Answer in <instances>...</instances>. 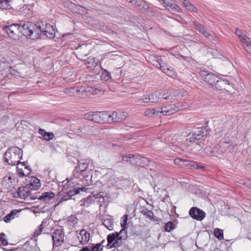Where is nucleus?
Listing matches in <instances>:
<instances>
[{
	"mask_svg": "<svg viewBox=\"0 0 251 251\" xmlns=\"http://www.w3.org/2000/svg\"><path fill=\"white\" fill-rule=\"evenodd\" d=\"M110 123L112 122H119L125 119L127 116V113L126 112L113 111L110 112Z\"/></svg>",
	"mask_w": 251,
	"mask_h": 251,
	"instance_id": "14",
	"label": "nucleus"
},
{
	"mask_svg": "<svg viewBox=\"0 0 251 251\" xmlns=\"http://www.w3.org/2000/svg\"><path fill=\"white\" fill-rule=\"evenodd\" d=\"M27 185L30 190H36L41 186L40 181L36 177H32L30 178L29 183Z\"/></svg>",
	"mask_w": 251,
	"mask_h": 251,
	"instance_id": "21",
	"label": "nucleus"
},
{
	"mask_svg": "<svg viewBox=\"0 0 251 251\" xmlns=\"http://www.w3.org/2000/svg\"><path fill=\"white\" fill-rule=\"evenodd\" d=\"M2 31L15 40L19 37L20 33L33 40L41 38V25L30 22L4 25L2 27Z\"/></svg>",
	"mask_w": 251,
	"mask_h": 251,
	"instance_id": "1",
	"label": "nucleus"
},
{
	"mask_svg": "<svg viewBox=\"0 0 251 251\" xmlns=\"http://www.w3.org/2000/svg\"><path fill=\"white\" fill-rule=\"evenodd\" d=\"M174 105L176 106V107H177L178 111L179 110H183V109H186L188 106V104L186 102H178L176 104H174Z\"/></svg>",
	"mask_w": 251,
	"mask_h": 251,
	"instance_id": "49",
	"label": "nucleus"
},
{
	"mask_svg": "<svg viewBox=\"0 0 251 251\" xmlns=\"http://www.w3.org/2000/svg\"><path fill=\"white\" fill-rule=\"evenodd\" d=\"M88 164L84 161H79L77 166L73 171V175L75 177L78 178L81 181L84 182L85 185H89L91 183L92 174L91 170L87 169Z\"/></svg>",
	"mask_w": 251,
	"mask_h": 251,
	"instance_id": "2",
	"label": "nucleus"
},
{
	"mask_svg": "<svg viewBox=\"0 0 251 251\" xmlns=\"http://www.w3.org/2000/svg\"><path fill=\"white\" fill-rule=\"evenodd\" d=\"M127 237V231H125V228H122L119 232H116L110 234L107 237V246H110L116 239H118V240H125Z\"/></svg>",
	"mask_w": 251,
	"mask_h": 251,
	"instance_id": "6",
	"label": "nucleus"
},
{
	"mask_svg": "<svg viewBox=\"0 0 251 251\" xmlns=\"http://www.w3.org/2000/svg\"><path fill=\"white\" fill-rule=\"evenodd\" d=\"M179 93L180 91L178 89L169 90V95L167 97L164 98V100H174L179 95Z\"/></svg>",
	"mask_w": 251,
	"mask_h": 251,
	"instance_id": "32",
	"label": "nucleus"
},
{
	"mask_svg": "<svg viewBox=\"0 0 251 251\" xmlns=\"http://www.w3.org/2000/svg\"><path fill=\"white\" fill-rule=\"evenodd\" d=\"M84 91V87H73L64 89L63 92L70 96H79L80 93H83Z\"/></svg>",
	"mask_w": 251,
	"mask_h": 251,
	"instance_id": "18",
	"label": "nucleus"
},
{
	"mask_svg": "<svg viewBox=\"0 0 251 251\" xmlns=\"http://www.w3.org/2000/svg\"><path fill=\"white\" fill-rule=\"evenodd\" d=\"M30 188L27 185L19 187L17 192L14 194V197H19L22 199H25L29 197L30 198ZM31 199V198H30Z\"/></svg>",
	"mask_w": 251,
	"mask_h": 251,
	"instance_id": "11",
	"label": "nucleus"
},
{
	"mask_svg": "<svg viewBox=\"0 0 251 251\" xmlns=\"http://www.w3.org/2000/svg\"><path fill=\"white\" fill-rule=\"evenodd\" d=\"M175 225L171 222H168L165 224V229L168 232H170L175 228Z\"/></svg>",
	"mask_w": 251,
	"mask_h": 251,
	"instance_id": "50",
	"label": "nucleus"
},
{
	"mask_svg": "<svg viewBox=\"0 0 251 251\" xmlns=\"http://www.w3.org/2000/svg\"><path fill=\"white\" fill-rule=\"evenodd\" d=\"M21 209H14L9 213L7 214L3 217V220L6 223H10L11 221L15 218L18 217V213L21 212Z\"/></svg>",
	"mask_w": 251,
	"mask_h": 251,
	"instance_id": "24",
	"label": "nucleus"
},
{
	"mask_svg": "<svg viewBox=\"0 0 251 251\" xmlns=\"http://www.w3.org/2000/svg\"><path fill=\"white\" fill-rule=\"evenodd\" d=\"M140 102L144 103L151 102L149 94H146V95H143L141 98L138 99L136 100V102L138 103Z\"/></svg>",
	"mask_w": 251,
	"mask_h": 251,
	"instance_id": "46",
	"label": "nucleus"
},
{
	"mask_svg": "<svg viewBox=\"0 0 251 251\" xmlns=\"http://www.w3.org/2000/svg\"><path fill=\"white\" fill-rule=\"evenodd\" d=\"M182 1L183 5L187 10L190 12H196L197 8L190 1L188 0H181Z\"/></svg>",
	"mask_w": 251,
	"mask_h": 251,
	"instance_id": "34",
	"label": "nucleus"
},
{
	"mask_svg": "<svg viewBox=\"0 0 251 251\" xmlns=\"http://www.w3.org/2000/svg\"><path fill=\"white\" fill-rule=\"evenodd\" d=\"M134 158L136 159V156H133V155H132L131 154H129V155H123L122 156V160L123 161H125V162H128V161H131V158Z\"/></svg>",
	"mask_w": 251,
	"mask_h": 251,
	"instance_id": "53",
	"label": "nucleus"
},
{
	"mask_svg": "<svg viewBox=\"0 0 251 251\" xmlns=\"http://www.w3.org/2000/svg\"><path fill=\"white\" fill-rule=\"evenodd\" d=\"M95 201L99 203L100 206H102L104 204V198L100 194L95 195Z\"/></svg>",
	"mask_w": 251,
	"mask_h": 251,
	"instance_id": "43",
	"label": "nucleus"
},
{
	"mask_svg": "<svg viewBox=\"0 0 251 251\" xmlns=\"http://www.w3.org/2000/svg\"><path fill=\"white\" fill-rule=\"evenodd\" d=\"M101 77L102 78V79H104L105 80H107L111 78V75L109 72H108L106 70L103 69Z\"/></svg>",
	"mask_w": 251,
	"mask_h": 251,
	"instance_id": "52",
	"label": "nucleus"
},
{
	"mask_svg": "<svg viewBox=\"0 0 251 251\" xmlns=\"http://www.w3.org/2000/svg\"><path fill=\"white\" fill-rule=\"evenodd\" d=\"M43 227H40V226L38 227V229H37L34 232L35 236L40 235L43 231Z\"/></svg>",
	"mask_w": 251,
	"mask_h": 251,
	"instance_id": "62",
	"label": "nucleus"
},
{
	"mask_svg": "<svg viewBox=\"0 0 251 251\" xmlns=\"http://www.w3.org/2000/svg\"><path fill=\"white\" fill-rule=\"evenodd\" d=\"M176 58L177 59H181V58H183V59L185 60H187L188 61H189V57H186V56H184L179 53H176V54H173Z\"/></svg>",
	"mask_w": 251,
	"mask_h": 251,
	"instance_id": "60",
	"label": "nucleus"
},
{
	"mask_svg": "<svg viewBox=\"0 0 251 251\" xmlns=\"http://www.w3.org/2000/svg\"><path fill=\"white\" fill-rule=\"evenodd\" d=\"M48 132H47L45 129H42V128H40L39 130H38V133L41 134L43 137V138L45 137V136L46 135V134Z\"/></svg>",
	"mask_w": 251,
	"mask_h": 251,
	"instance_id": "64",
	"label": "nucleus"
},
{
	"mask_svg": "<svg viewBox=\"0 0 251 251\" xmlns=\"http://www.w3.org/2000/svg\"><path fill=\"white\" fill-rule=\"evenodd\" d=\"M243 42L242 43L243 46L245 50L251 54V38H248L246 39H243Z\"/></svg>",
	"mask_w": 251,
	"mask_h": 251,
	"instance_id": "35",
	"label": "nucleus"
},
{
	"mask_svg": "<svg viewBox=\"0 0 251 251\" xmlns=\"http://www.w3.org/2000/svg\"><path fill=\"white\" fill-rule=\"evenodd\" d=\"M63 189L64 190V194L62 198V199L64 201H67L72 199V197L73 196L79 193L80 191L85 192L88 188H86L85 187H76L74 188L71 187L70 188L68 189L65 186H64Z\"/></svg>",
	"mask_w": 251,
	"mask_h": 251,
	"instance_id": "5",
	"label": "nucleus"
},
{
	"mask_svg": "<svg viewBox=\"0 0 251 251\" xmlns=\"http://www.w3.org/2000/svg\"><path fill=\"white\" fill-rule=\"evenodd\" d=\"M75 235L79 240L80 244H86L89 241L90 233L85 229L76 231Z\"/></svg>",
	"mask_w": 251,
	"mask_h": 251,
	"instance_id": "16",
	"label": "nucleus"
},
{
	"mask_svg": "<svg viewBox=\"0 0 251 251\" xmlns=\"http://www.w3.org/2000/svg\"><path fill=\"white\" fill-rule=\"evenodd\" d=\"M16 165H17V172L19 176L21 177L27 176L30 174L31 170L30 168L26 165L25 162H21L20 161Z\"/></svg>",
	"mask_w": 251,
	"mask_h": 251,
	"instance_id": "10",
	"label": "nucleus"
},
{
	"mask_svg": "<svg viewBox=\"0 0 251 251\" xmlns=\"http://www.w3.org/2000/svg\"><path fill=\"white\" fill-rule=\"evenodd\" d=\"M5 234L2 232H1V243L3 246H6L8 244L7 240L4 238Z\"/></svg>",
	"mask_w": 251,
	"mask_h": 251,
	"instance_id": "56",
	"label": "nucleus"
},
{
	"mask_svg": "<svg viewBox=\"0 0 251 251\" xmlns=\"http://www.w3.org/2000/svg\"><path fill=\"white\" fill-rule=\"evenodd\" d=\"M12 0H1V9H10Z\"/></svg>",
	"mask_w": 251,
	"mask_h": 251,
	"instance_id": "41",
	"label": "nucleus"
},
{
	"mask_svg": "<svg viewBox=\"0 0 251 251\" xmlns=\"http://www.w3.org/2000/svg\"><path fill=\"white\" fill-rule=\"evenodd\" d=\"M127 2H130L132 5L140 9L141 6V0H126Z\"/></svg>",
	"mask_w": 251,
	"mask_h": 251,
	"instance_id": "51",
	"label": "nucleus"
},
{
	"mask_svg": "<svg viewBox=\"0 0 251 251\" xmlns=\"http://www.w3.org/2000/svg\"><path fill=\"white\" fill-rule=\"evenodd\" d=\"M14 183L15 178L14 175L8 173L3 177L1 181V185L4 190L9 191L14 187Z\"/></svg>",
	"mask_w": 251,
	"mask_h": 251,
	"instance_id": "8",
	"label": "nucleus"
},
{
	"mask_svg": "<svg viewBox=\"0 0 251 251\" xmlns=\"http://www.w3.org/2000/svg\"><path fill=\"white\" fill-rule=\"evenodd\" d=\"M205 132L204 128L197 127L193 128L191 133L188 135L190 137L187 139V140L190 143L196 142V141L200 140L202 138Z\"/></svg>",
	"mask_w": 251,
	"mask_h": 251,
	"instance_id": "7",
	"label": "nucleus"
},
{
	"mask_svg": "<svg viewBox=\"0 0 251 251\" xmlns=\"http://www.w3.org/2000/svg\"><path fill=\"white\" fill-rule=\"evenodd\" d=\"M119 240L116 239L114 242L110 246L109 248H116L120 246V243L119 242Z\"/></svg>",
	"mask_w": 251,
	"mask_h": 251,
	"instance_id": "61",
	"label": "nucleus"
},
{
	"mask_svg": "<svg viewBox=\"0 0 251 251\" xmlns=\"http://www.w3.org/2000/svg\"><path fill=\"white\" fill-rule=\"evenodd\" d=\"M12 60L10 57H7L5 58L3 57L1 59V68L3 67V70L6 73V74L14 75L12 73L14 70L12 68Z\"/></svg>",
	"mask_w": 251,
	"mask_h": 251,
	"instance_id": "13",
	"label": "nucleus"
},
{
	"mask_svg": "<svg viewBox=\"0 0 251 251\" xmlns=\"http://www.w3.org/2000/svg\"><path fill=\"white\" fill-rule=\"evenodd\" d=\"M73 131L75 134L79 135V136L85 135V133H83L82 132V129L81 127H78L77 128H75L73 130Z\"/></svg>",
	"mask_w": 251,
	"mask_h": 251,
	"instance_id": "54",
	"label": "nucleus"
},
{
	"mask_svg": "<svg viewBox=\"0 0 251 251\" xmlns=\"http://www.w3.org/2000/svg\"><path fill=\"white\" fill-rule=\"evenodd\" d=\"M64 233L62 229H55L53 232L52 239L53 245L56 247L60 246L64 242Z\"/></svg>",
	"mask_w": 251,
	"mask_h": 251,
	"instance_id": "9",
	"label": "nucleus"
},
{
	"mask_svg": "<svg viewBox=\"0 0 251 251\" xmlns=\"http://www.w3.org/2000/svg\"><path fill=\"white\" fill-rule=\"evenodd\" d=\"M177 107L174 104H169L167 106L159 108V116H169L178 111Z\"/></svg>",
	"mask_w": 251,
	"mask_h": 251,
	"instance_id": "15",
	"label": "nucleus"
},
{
	"mask_svg": "<svg viewBox=\"0 0 251 251\" xmlns=\"http://www.w3.org/2000/svg\"><path fill=\"white\" fill-rule=\"evenodd\" d=\"M77 221L78 220L76 217L75 215H72L69 217L66 223L69 227L72 228L77 224Z\"/></svg>",
	"mask_w": 251,
	"mask_h": 251,
	"instance_id": "31",
	"label": "nucleus"
},
{
	"mask_svg": "<svg viewBox=\"0 0 251 251\" xmlns=\"http://www.w3.org/2000/svg\"><path fill=\"white\" fill-rule=\"evenodd\" d=\"M128 219V215L126 214L124 215L123 217L121 218V226L123 227V228L125 229V231L126 230V229L127 227H126V224H127V221Z\"/></svg>",
	"mask_w": 251,
	"mask_h": 251,
	"instance_id": "48",
	"label": "nucleus"
},
{
	"mask_svg": "<svg viewBox=\"0 0 251 251\" xmlns=\"http://www.w3.org/2000/svg\"><path fill=\"white\" fill-rule=\"evenodd\" d=\"M54 193L52 192H46L43 193L41 195H37L36 197H30L31 200L38 199L46 202L49 201L54 197Z\"/></svg>",
	"mask_w": 251,
	"mask_h": 251,
	"instance_id": "19",
	"label": "nucleus"
},
{
	"mask_svg": "<svg viewBox=\"0 0 251 251\" xmlns=\"http://www.w3.org/2000/svg\"><path fill=\"white\" fill-rule=\"evenodd\" d=\"M161 92H159V91H155L151 93L148 94L151 102H157L161 98Z\"/></svg>",
	"mask_w": 251,
	"mask_h": 251,
	"instance_id": "30",
	"label": "nucleus"
},
{
	"mask_svg": "<svg viewBox=\"0 0 251 251\" xmlns=\"http://www.w3.org/2000/svg\"><path fill=\"white\" fill-rule=\"evenodd\" d=\"M155 60L153 62V65L162 70L164 65H163V63L161 62V56H157L155 57Z\"/></svg>",
	"mask_w": 251,
	"mask_h": 251,
	"instance_id": "42",
	"label": "nucleus"
},
{
	"mask_svg": "<svg viewBox=\"0 0 251 251\" xmlns=\"http://www.w3.org/2000/svg\"><path fill=\"white\" fill-rule=\"evenodd\" d=\"M160 1L163 2L166 6L169 7L171 9L175 10L176 11H178L180 9L179 7L176 4L172 3V0H159Z\"/></svg>",
	"mask_w": 251,
	"mask_h": 251,
	"instance_id": "37",
	"label": "nucleus"
},
{
	"mask_svg": "<svg viewBox=\"0 0 251 251\" xmlns=\"http://www.w3.org/2000/svg\"><path fill=\"white\" fill-rule=\"evenodd\" d=\"M95 195H90L81 201V205L88 207L90 204L95 202Z\"/></svg>",
	"mask_w": 251,
	"mask_h": 251,
	"instance_id": "33",
	"label": "nucleus"
},
{
	"mask_svg": "<svg viewBox=\"0 0 251 251\" xmlns=\"http://www.w3.org/2000/svg\"><path fill=\"white\" fill-rule=\"evenodd\" d=\"M76 12H78L79 14H83L86 12V9L81 6H78V11H76Z\"/></svg>",
	"mask_w": 251,
	"mask_h": 251,
	"instance_id": "63",
	"label": "nucleus"
},
{
	"mask_svg": "<svg viewBox=\"0 0 251 251\" xmlns=\"http://www.w3.org/2000/svg\"><path fill=\"white\" fill-rule=\"evenodd\" d=\"M189 169H197L203 171L204 170V167L196 162L191 160L190 163H189Z\"/></svg>",
	"mask_w": 251,
	"mask_h": 251,
	"instance_id": "39",
	"label": "nucleus"
},
{
	"mask_svg": "<svg viewBox=\"0 0 251 251\" xmlns=\"http://www.w3.org/2000/svg\"><path fill=\"white\" fill-rule=\"evenodd\" d=\"M224 145H225L224 149L222 148V150L216 152H215V151L211 150L210 154H211V155L213 156H217V155L220 154L226 151V148H228L229 146V143L228 142H224L222 144L221 146H223Z\"/></svg>",
	"mask_w": 251,
	"mask_h": 251,
	"instance_id": "38",
	"label": "nucleus"
},
{
	"mask_svg": "<svg viewBox=\"0 0 251 251\" xmlns=\"http://www.w3.org/2000/svg\"><path fill=\"white\" fill-rule=\"evenodd\" d=\"M140 160L139 163L142 164L143 165L148 166L150 163L149 160L144 157H141L140 155L136 156V159Z\"/></svg>",
	"mask_w": 251,
	"mask_h": 251,
	"instance_id": "45",
	"label": "nucleus"
},
{
	"mask_svg": "<svg viewBox=\"0 0 251 251\" xmlns=\"http://www.w3.org/2000/svg\"><path fill=\"white\" fill-rule=\"evenodd\" d=\"M161 71L170 77H174L176 75V71L172 67H168L164 65Z\"/></svg>",
	"mask_w": 251,
	"mask_h": 251,
	"instance_id": "29",
	"label": "nucleus"
},
{
	"mask_svg": "<svg viewBox=\"0 0 251 251\" xmlns=\"http://www.w3.org/2000/svg\"><path fill=\"white\" fill-rule=\"evenodd\" d=\"M199 74L202 77L203 80L212 87H214L218 79L217 75L212 73L208 72L204 69H200Z\"/></svg>",
	"mask_w": 251,
	"mask_h": 251,
	"instance_id": "4",
	"label": "nucleus"
},
{
	"mask_svg": "<svg viewBox=\"0 0 251 251\" xmlns=\"http://www.w3.org/2000/svg\"><path fill=\"white\" fill-rule=\"evenodd\" d=\"M230 85L228 80L218 78L214 86L216 90H223L228 89Z\"/></svg>",
	"mask_w": 251,
	"mask_h": 251,
	"instance_id": "20",
	"label": "nucleus"
},
{
	"mask_svg": "<svg viewBox=\"0 0 251 251\" xmlns=\"http://www.w3.org/2000/svg\"><path fill=\"white\" fill-rule=\"evenodd\" d=\"M189 213L192 218L198 221H202L205 217V212L197 207H192Z\"/></svg>",
	"mask_w": 251,
	"mask_h": 251,
	"instance_id": "12",
	"label": "nucleus"
},
{
	"mask_svg": "<svg viewBox=\"0 0 251 251\" xmlns=\"http://www.w3.org/2000/svg\"><path fill=\"white\" fill-rule=\"evenodd\" d=\"M98 113V111L89 112L84 114V119H85L87 120L91 121L96 123H99V120H100V119H99Z\"/></svg>",
	"mask_w": 251,
	"mask_h": 251,
	"instance_id": "22",
	"label": "nucleus"
},
{
	"mask_svg": "<svg viewBox=\"0 0 251 251\" xmlns=\"http://www.w3.org/2000/svg\"><path fill=\"white\" fill-rule=\"evenodd\" d=\"M214 235L219 240L224 239V232L221 229L216 228L214 230Z\"/></svg>",
	"mask_w": 251,
	"mask_h": 251,
	"instance_id": "40",
	"label": "nucleus"
},
{
	"mask_svg": "<svg viewBox=\"0 0 251 251\" xmlns=\"http://www.w3.org/2000/svg\"><path fill=\"white\" fill-rule=\"evenodd\" d=\"M235 33L236 35L239 38L241 43L243 42L242 40L243 39H246L248 38V36H247L246 34H244L241 30H240L238 28L236 29Z\"/></svg>",
	"mask_w": 251,
	"mask_h": 251,
	"instance_id": "44",
	"label": "nucleus"
},
{
	"mask_svg": "<svg viewBox=\"0 0 251 251\" xmlns=\"http://www.w3.org/2000/svg\"><path fill=\"white\" fill-rule=\"evenodd\" d=\"M193 25L197 31H199L203 35H205V34H206V31H207V30L203 25L200 24L197 21H193Z\"/></svg>",
	"mask_w": 251,
	"mask_h": 251,
	"instance_id": "28",
	"label": "nucleus"
},
{
	"mask_svg": "<svg viewBox=\"0 0 251 251\" xmlns=\"http://www.w3.org/2000/svg\"><path fill=\"white\" fill-rule=\"evenodd\" d=\"M203 36H205V37H206L208 39V40L211 42H213V41L214 39V35L209 33L208 32V31H206V34H205V35H203Z\"/></svg>",
	"mask_w": 251,
	"mask_h": 251,
	"instance_id": "59",
	"label": "nucleus"
},
{
	"mask_svg": "<svg viewBox=\"0 0 251 251\" xmlns=\"http://www.w3.org/2000/svg\"><path fill=\"white\" fill-rule=\"evenodd\" d=\"M159 92H161V97L164 99L165 97H166L169 95V90H162L159 91Z\"/></svg>",
	"mask_w": 251,
	"mask_h": 251,
	"instance_id": "58",
	"label": "nucleus"
},
{
	"mask_svg": "<svg viewBox=\"0 0 251 251\" xmlns=\"http://www.w3.org/2000/svg\"><path fill=\"white\" fill-rule=\"evenodd\" d=\"M144 115L146 117L153 118L159 116V109H147L144 113Z\"/></svg>",
	"mask_w": 251,
	"mask_h": 251,
	"instance_id": "27",
	"label": "nucleus"
},
{
	"mask_svg": "<svg viewBox=\"0 0 251 251\" xmlns=\"http://www.w3.org/2000/svg\"><path fill=\"white\" fill-rule=\"evenodd\" d=\"M113 219L110 215H105L102 219L103 225L109 230L113 229Z\"/></svg>",
	"mask_w": 251,
	"mask_h": 251,
	"instance_id": "23",
	"label": "nucleus"
},
{
	"mask_svg": "<svg viewBox=\"0 0 251 251\" xmlns=\"http://www.w3.org/2000/svg\"><path fill=\"white\" fill-rule=\"evenodd\" d=\"M207 54H211L214 58H220L222 56V54L219 51L210 48L207 49Z\"/></svg>",
	"mask_w": 251,
	"mask_h": 251,
	"instance_id": "36",
	"label": "nucleus"
},
{
	"mask_svg": "<svg viewBox=\"0 0 251 251\" xmlns=\"http://www.w3.org/2000/svg\"><path fill=\"white\" fill-rule=\"evenodd\" d=\"M41 36L42 34L50 39H53L55 36V31L52 26L49 24H46L45 28L41 26Z\"/></svg>",
	"mask_w": 251,
	"mask_h": 251,
	"instance_id": "17",
	"label": "nucleus"
},
{
	"mask_svg": "<svg viewBox=\"0 0 251 251\" xmlns=\"http://www.w3.org/2000/svg\"><path fill=\"white\" fill-rule=\"evenodd\" d=\"M54 138V134L52 132H48L46 134L45 137H44V139L49 141L50 140H52Z\"/></svg>",
	"mask_w": 251,
	"mask_h": 251,
	"instance_id": "55",
	"label": "nucleus"
},
{
	"mask_svg": "<svg viewBox=\"0 0 251 251\" xmlns=\"http://www.w3.org/2000/svg\"><path fill=\"white\" fill-rule=\"evenodd\" d=\"M101 117L104 123L108 122L110 123V112L106 111H101Z\"/></svg>",
	"mask_w": 251,
	"mask_h": 251,
	"instance_id": "47",
	"label": "nucleus"
},
{
	"mask_svg": "<svg viewBox=\"0 0 251 251\" xmlns=\"http://www.w3.org/2000/svg\"><path fill=\"white\" fill-rule=\"evenodd\" d=\"M23 156L22 150L17 147H10L4 155V161L10 165H16Z\"/></svg>",
	"mask_w": 251,
	"mask_h": 251,
	"instance_id": "3",
	"label": "nucleus"
},
{
	"mask_svg": "<svg viewBox=\"0 0 251 251\" xmlns=\"http://www.w3.org/2000/svg\"><path fill=\"white\" fill-rule=\"evenodd\" d=\"M102 250V247H101V243H98L94 247H92L91 251H100Z\"/></svg>",
	"mask_w": 251,
	"mask_h": 251,
	"instance_id": "57",
	"label": "nucleus"
},
{
	"mask_svg": "<svg viewBox=\"0 0 251 251\" xmlns=\"http://www.w3.org/2000/svg\"><path fill=\"white\" fill-rule=\"evenodd\" d=\"M190 161L191 160H190L183 159L177 158L174 160V163L176 165H178L181 167L189 169V163H190Z\"/></svg>",
	"mask_w": 251,
	"mask_h": 251,
	"instance_id": "25",
	"label": "nucleus"
},
{
	"mask_svg": "<svg viewBox=\"0 0 251 251\" xmlns=\"http://www.w3.org/2000/svg\"><path fill=\"white\" fill-rule=\"evenodd\" d=\"M140 213L142 214L146 218L152 220L153 219L154 213L151 210H149L145 207H141L140 209Z\"/></svg>",
	"mask_w": 251,
	"mask_h": 251,
	"instance_id": "26",
	"label": "nucleus"
}]
</instances>
